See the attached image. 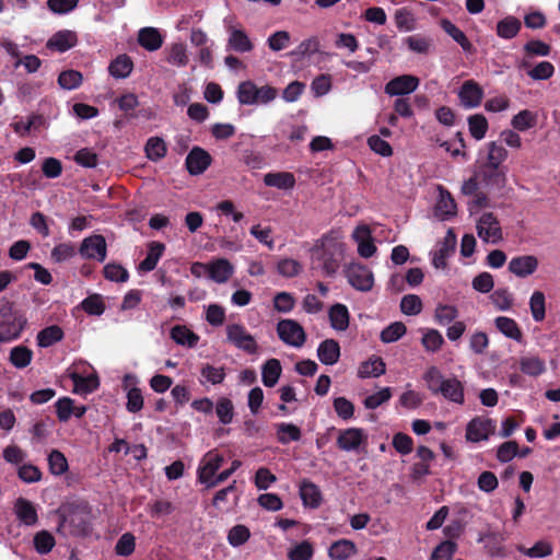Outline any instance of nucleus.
Listing matches in <instances>:
<instances>
[{
    "label": "nucleus",
    "instance_id": "1",
    "mask_svg": "<svg viewBox=\"0 0 560 560\" xmlns=\"http://www.w3.org/2000/svg\"><path fill=\"white\" fill-rule=\"evenodd\" d=\"M346 245L339 233L330 231L318 238L311 248V267L325 277H334L345 260Z\"/></svg>",
    "mask_w": 560,
    "mask_h": 560
},
{
    "label": "nucleus",
    "instance_id": "2",
    "mask_svg": "<svg viewBox=\"0 0 560 560\" xmlns=\"http://www.w3.org/2000/svg\"><path fill=\"white\" fill-rule=\"evenodd\" d=\"M423 380L433 395L440 394L450 401L464 404V385L456 377L445 378L438 368L431 366L424 373Z\"/></svg>",
    "mask_w": 560,
    "mask_h": 560
},
{
    "label": "nucleus",
    "instance_id": "3",
    "mask_svg": "<svg viewBox=\"0 0 560 560\" xmlns=\"http://www.w3.org/2000/svg\"><path fill=\"white\" fill-rule=\"evenodd\" d=\"M90 525L86 515L82 512L71 511L68 514L60 513L57 532L63 536H85Z\"/></svg>",
    "mask_w": 560,
    "mask_h": 560
},
{
    "label": "nucleus",
    "instance_id": "4",
    "mask_svg": "<svg viewBox=\"0 0 560 560\" xmlns=\"http://www.w3.org/2000/svg\"><path fill=\"white\" fill-rule=\"evenodd\" d=\"M477 234L485 243H499L503 238L500 222L492 212H485L477 220Z\"/></svg>",
    "mask_w": 560,
    "mask_h": 560
},
{
    "label": "nucleus",
    "instance_id": "5",
    "mask_svg": "<svg viewBox=\"0 0 560 560\" xmlns=\"http://www.w3.org/2000/svg\"><path fill=\"white\" fill-rule=\"evenodd\" d=\"M279 338L287 345L300 348L306 340L304 328L294 319H281L277 324Z\"/></svg>",
    "mask_w": 560,
    "mask_h": 560
},
{
    "label": "nucleus",
    "instance_id": "6",
    "mask_svg": "<svg viewBox=\"0 0 560 560\" xmlns=\"http://www.w3.org/2000/svg\"><path fill=\"white\" fill-rule=\"evenodd\" d=\"M226 338L228 341L249 354L257 352V342L244 326L238 324H232L226 326Z\"/></svg>",
    "mask_w": 560,
    "mask_h": 560
},
{
    "label": "nucleus",
    "instance_id": "7",
    "mask_svg": "<svg viewBox=\"0 0 560 560\" xmlns=\"http://www.w3.org/2000/svg\"><path fill=\"white\" fill-rule=\"evenodd\" d=\"M345 275L351 287L360 291H370L373 287V275L368 267L351 262L346 266Z\"/></svg>",
    "mask_w": 560,
    "mask_h": 560
},
{
    "label": "nucleus",
    "instance_id": "8",
    "mask_svg": "<svg viewBox=\"0 0 560 560\" xmlns=\"http://www.w3.org/2000/svg\"><path fill=\"white\" fill-rule=\"evenodd\" d=\"M224 459L215 450L209 451L201 459L198 467V480L208 486L217 476L215 472L222 466Z\"/></svg>",
    "mask_w": 560,
    "mask_h": 560
},
{
    "label": "nucleus",
    "instance_id": "9",
    "mask_svg": "<svg viewBox=\"0 0 560 560\" xmlns=\"http://www.w3.org/2000/svg\"><path fill=\"white\" fill-rule=\"evenodd\" d=\"M80 254L88 259H96L101 262L104 261L107 254L105 237L100 234L85 237L81 243Z\"/></svg>",
    "mask_w": 560,
    "mask_h": 560
},
{
    "label": "nucleus",
    "instance_id": "10",
    "mask_svg": "<svg viewBox=\"0 0 560 560\" xmlns=\"http://www.w3.org/2000/svg\"><path fill=\"white\" fill-rule=\"evenodd\" d=\"M420 80L412 74H401L387 82V95L404 97L409 95L419 86Z\"/></svg>",
    "mask_w": 560,
    "mask_h": 560
},
{
    "label": "nucleus",
    "instance_id": "11",
    "mask_svg": "<svg viewBox=\"0 0 560 560\" xmlns=\"http://www.w3.org/2000/svg\"><path fill=\"white\" fill-rule=\"evenodd\" d=\"M211 155L202 148L195 147L186 156L185 165L190 175L202 174L211 164Z\"/></svg>",
    "mask_w": 560,
    "mask_h": 560
},
{
    "label": "nucleus",
    "instance_id": "12",
    "mask_svg": "<svg viewBox=\"0 0 560 560\" xmlns=\"http://www.w3.org/2000/svg\"><path fill=\"white\" fill-rule=\"evenodd\" d=\"M479 176L481 182L491 188L502 189L506 185V167L482 164Z\"/></svg>",
    "mask_w": 560,
    "mask_h": 560
},
{
    "label": "nucleus",
    "instance_id": "13",
    "mask_svg": "<svg viewBox=\"0 0 560 560\" xmlns=\"http://www.w3.org/2000/svg\"><path fill=\"white\" fill-rule=\"evenodd\" d=\"M494 430V423L491 419L475 418L466 428V439L471 442L487 440Z\"/></svg>",
    "mask_w": 560,
    "mask_h": 560
},
{
    "label": "nucleus",
    "instance_id": "14",
    "mask_svg": "<svg viewBox=\"0 0 560 560\" xmlns=\"http://www.w3.org/2000/svg\"><path fill=\"white\" fill-rule=\"evenodd\" d=\"M538 267V259L534 255H523L514 257L509 262V270L520 278L533 275Z\"/></svg>",
    "mask_w": 560,
    "mask_h": 560
},
{
    "label": "nucleus",
    "instance_id": "15",
    "mask_svg": "<svg viewBox=\"0 0 560 560\" xmlns=\"http://www.w3.org/2000/svg\"><path fill=\"white\" fill-rule=\"evenodd\" d=\"M456 246V235L452 230L446 232L443 241L439 244V248L434 252L432 262L438 269L446 267V259L452 255Z\"/></svg>",
    "mask_w": 560,
    "mask_h": 560
},
{
    "label": "nucleus",
    "instance_id": "16",
    "mask_svg": "<svg viewBox=\"0 0 560 560\" xmlns=\"http://www.w3.org/2000/svg\"><path fill=\"white\" fill-rule=\"evenodd\" d=\"M77 43L78 36L75 32L63 30L55 33L47 40L46 48L58 52H65L74 47Z\"/></svg>",
    "mask_w": 560,
    "mask_h": 560
},
{
    "label": "nucleus",
    "instance_id": "17",
    "mask_svg": "<svg viewBox=\"0 0 560 560\" xmlns=\"http://www.w3.org/2000/svg\"><path fill=\"white\" fill-rule=\"evenodd\" d=\"M352 238L358 244V253L363 258L371 257L375 250L373 238L371 236V230L368 225H360L354 229Z\"/></svg>",
    "mask_w": 560,
    "mask_h": 560
},
{
    "label": "nucleus",
    "instance_id": "18",
    "mask_svg": "<svg viewBox=\"0 0 560 560\" xmlns=\"http://www.w3.org/2000/svg\"><path fill=\"white\" fill-rule=\"evenodd\" d=\"M458 96L463 106L474 108L480 105L483 92L475 81L468 80L462 85Z\"/></svg>",
    "mask_w": 560,
    "mask_h": 560
},
{
    "label": "nucleus",
    "instance_id": "19",
    "mask_svg": "<svg viewBox=\"0 0 560 560\" xmlns=\"http://www.w3.org/2000/svg\"><path fill=\"white\" fill-rule=\"evenodd\" d=\"M228 47L236 52H249L253 50L254 45L244 30L230 26Z\"/></svg>",
    "mask_w": 560,
    "mask_h": 560
},
{
    "label": "nucleus",
    "instance_id": "20",
    "mask_svg": "<svg viewBox=\"0 0 560 560\" xmlns=\"http://www.w3.org/2000/svg\"><path fill=\"white\" fill-rule=\"evenodd\" d=\"M363 441V431L357 428L341 430L337 439V445L340 450L350 452L359 448Z\"/></svg>",
    "mask_w": 560,
    "mask_h": 560
},
{
    "label": "nucleus",
    "instance_id": "21",
    "mask_svg": "<svg viewBox=\"0 0 560 560\" xmlns=\"http://www.w3.org/2000/svg\"><path fill=\"white\" fill-rule=\"evenodd\" d=\"M26 325V318H13V320H0V341L9 342L20 337Z\"/></svg>",
    "mask_w": 560,
    "mask_h": 560
},
{
    "label": "nucleus",
    "instance_id": "22",
    "mask_svg": "<svg viewBox=\"0 0 560 560\" xmlns=\"http://www.w3.org/2000/svg\"><path fill=\"white\" fill-rule=\"evenodd\" d=\"M208 275L217 283H224L233 275V266L228 259H217L208 265Z\"/></svg>",
    "mask_w": 560,
    "mask_h": 560
},
{
    "label": "nucleus",
    "instance_id": "23",
    "mask_svg": "<svg viewBox=\"0 0 560 560\" xmlns=\"http://www.w3.org/2000/svg\"><path fill=\"white\" fill-rule=\"evenodd\" d=\"M138 43L148 51H155L163 45V37L158 28L143 27L138 33Z\"/></svg>",
    "mask_w": 560,
    "mask_h": 560
},
{
    "label": "nucleus",
    "instance_id": "24",
    "mask_svg": "<svg viewBox=\"0 0 560 560\" xmlns=\"http://www.w3.org/2000/svg\"><path fill=\"white\" fill-rule=\"evenodd\" d=\"M317 357L323 364L332 365L340 357V347L335 339L322 341L317 349Z\"/></svg>",
    "mask_w": 560,
    "mask_h": 560
},
{
    "label": "nucleus",
    "instance_id": "25",
    "mask_svg": "<svg viewBox=\"0 0 560 560\" xmlns=\"http://www.w3.org/2000/svg\"><path fill=\"white\" fill-rule=\"evenodd\" d=\"M16 517L25 525H35L38 521L37 512L33 503L24 498H19L14 504Z\"/></svg>",
    "mask_w": 560,
    "mask_h": 560
},
{
    "label": "nucleus",
    "instance_id": "26",
    "mask_svg": "<svg viewBox=\"0 0 560 560\" xmlns=\"http://www.w3.org/2000/svg\"><path fill=\"white\" fill-rule=\"evenodd\" d=\"M440 195L435 206L436 214L442 219L446 220L454 217L457 211L456 202L451 194L443 187H439Z\"/></svg>",
    "mask_w": 560,
    "mask_h": 560
},
{
    "label": "nucleus",
    "instance_id": "27",
    "mask_svg": "<svg viewBox=\"0 0 560 560\" xmlns=\"http://www.w3.org/2000/svg\"><path fill=\"white\" fill-rule=\"evenodd\" d=\"M355 544L349 539H339L331 544L328 556L334 560H348L357 553Z\"/></svg>",
    "mask_w": 560,
    "mask_h": 560
},
{
    "label": "nucleus",
    "instance_id": "28",
    "mask_svg": "<svg viewBox=\"0 0 560 560\" xmlns=\"http://www.w3.org/2000/svg\"><path fill=\"white\" fill-rule=\"evenodd\" d=\"M300 495L304 505L316 509L322 503L319 488L310 480H303L300 485Z\"/></svg>",
    "mask_w": 560,
    "mask_h": 560
},
{
    "label": "nucleus",
    "instance_id": "29",
    "mask_svg": "<svg viewBox=\"0 0 560 560\" xmlns=\"http://www.w3.org/2000/svg\"><path fill=\"white\" fill-rule=\"evenodd\" d=\"M494 324L497 329L506 338L515 340L516 342L523 341V332L513 318L499 316L495 318Z\"/></svg>",
    "mask_w": 560,
    "mask_h": 560
},
{
    "label": "nucleus",
    "instance_id": "30",
    "mask_svg": "<svg viewBox=\"0 0 560 560\" xmlns=\"http://www.w3.org/2000/svg\"><path fill=\"white\" fill-rule=\"evenodd\" d=\"M328 316L334 329L343 331L349 327V311L346 305L334 304L328 312Z\"/></svg>",
    "mask_w": 560,
    "mask_h": 560
},
{
    "label": "nucleus",
    "instance_id": "31",
    "mask_svg": "<svg viewBox=\"0 0 560 560\" xmlns=\"http://www.w3.org/2000/svg\"><path fill=\"white\" fill-rule=\"evenodd\" d=\"M164 249L165 245L163 243L151 242L147 257L139 264V270L149 272L155 269Z\"/></svg>",
    "mask_w": 560,
    "mask_h": 560
},
{
    "label": "nucleus",
    "instance_id": "32",
    "mask_svg": "<svg viewBox=\"0 0 560 560\" xmlns=\"http://www.w3.org/2000/svg\"><path fill=\"white\" fill-rule=\"evenodd\" d=\"M282 368L278 359H269L261 369V380L265 386L273 387L281 375Z\"/></svg>",
    "mask_w": 560,
    "mask_h": 560
},
{
    "label": "nucleus",
    "instance_id": "33",
    "mask_svg": "<svg viewBox=\"0 0 560 560\" xmlns=\"http://www.w3.org/2000/svg\"><path fill=\"white\" fill-rule=\"evenodd\" d=\"M171 338L180 346L194 348L199 341V336L186 326L176 325L171 329Z\"/></svg>",
    "mask_w": 560,
    "mask_h": 560
},
{
    "label": "nucleus",
    "instance_id": "34",
    "mask_svg": "<svg viewBox=\"0 0 560 560\" xmlns=\"http://www.w3.org/2000/svg\"><path fill=\"white\" fill-rule=\"evenodd\" d=\"M264 183L269 187L290 189L294 187L295 178L292 173L288 172L267 173L264 177Z\"/></svg>",
    "mask_w": 560,
    "mask_h": 560
},
{
    "label": "nucleus",
    "instance_id": "35",
    "mask_svg": "<svg viewBox=\"0 0 560 560\" xmlns=\"http://www.w3.org/2000/svg\"><path fill=\"white\" fill-rule=\"evenodd\" d=\"M538 122V115L529 109H523L513 116L511 126L517 131H526L534 128Z\"/></svg>",
    "mask_w": 560,
    "mask_h": 560
},
{
    "label": "nucleus",
    "instance_id": "36",
    "mask_svg": "<svg viewBox=\"0 0 560 560\" xmlns=\"http://www.w3.org/2000/svg\"><path fill=\"white\" fill-rule=\"evenodd\" d=\"M277 440L280 444L285 445L290 442H296L301 440V429L293 423L281 422L276 425Z\"/></svg>",
    "mask_w": 560,
    "mask_h": 560
},
{
    "label": "nucleus",
    "instance_id": "37",
    "mask_svg": "<svg viewBox=\"0 0 560 560\" xmlns=\"http://www.w3.org/2000/svg\"><path fill=\"white\" fill-rule=\"evenodd\" d=\"M133 68L132 60L127 55H119L116 59H114L108 67V71L110 75L117 79L127 78Z\"/></svg>",
    "mask_w": 560,
    "mask_h": 560
},
{
    "label": "nucleus",
    "instance_id": "38",
    "mask_svg": "<svg viewBox=\"0 0 560 560\" xmlns=\"http://www.w3.org/2000/svg\"><path fill=\"white\" fill-rule=\"evenodd\" d=\"M70 378L74 384V393L78 394H90L100 386V381L96 375L82 376L78 373H72Z\"/></svg>",
    "mask_w": 560,
    "mask_h": 560
},
{
    "label": "nucleus",
    "instance_id": "39",
    "mask_svg": "<svg viewBox=\"0 0 560 560\" xmlns=\"http://www.w3.org/2000/svg\"><path fill=\"white\" fill-rule=\"evenodd\" d=\"M522 27L521 21L515 16H506L497 24V34L504 39L515 37Z\"/></svg>",
    "mask_w": 560,
    "mask_h": 560
},
{
    "label": "nucleus",
    "instance_id": "40",
    "mask_svg": "<svg viewBox=\"0 0 560 560\" xmlns=\"http://www.w3.org/2000/svg\"><path fill=\"white\" fill-rule=\"evenodd\" d=\"M63 338L62 329L57 325H51L42 329L36 337L37 345L42 348H48Z\"/></svg>",
    "mask_w": 560,
    "mask_h": 560
},
{
    "label": "nucleus",
    "instance_id": "41",
    "mask_svg": "<svg viewBox=\"0 0 560 560\" xmlns=\"http://www.w3.org/2000/svg\"><path fill=\"white\" fill-rule=\"evenodd\" d=\"M404 43L411 51L420 55H428L433 46L432 38L420 34L406 37Z\"/></svg>",
    "mask_w": 560,
    "mask_h": 560
},
{
    "label": "nucleus",
    "instance_id": "42",
    "mask_svg": "<svg viewBox=\"0 0 560 560\" xmlns=\"http://www.w3.org/2000/svg\"><path fill=\"white\" fill-rule=\"evenodd\" d=\"M33 351L25 346L13 347L10 351L9 361L16 369H24L32 362Z\"/></svg>",
    "mask_w": 560,
    "mask_h": 560
},
{
    "label": "nucleus",
    "instance_id": "43",
    "mask_svg": "<svg viewBox=\"0 0 560 560\" xmlns=\"http://www.w3.org/2000/svg\"><path fill=\"white\" fill-rule=\"evenodd\" d=\"M385 372V363L381 358H370L361 363L358 375L361 378L376 377Z\"/></svg>",
    "mask_w": 560,
    "mask_h": 560
},
{
    "label": "nucleus",
    "instance_id": "44",
    "mask_svg": "<svg viewBox=\"0 0 560 560\" xmlns=\"http://www.w3.org/2000/svg\"><path fill=\"white\" fill-rule=\"evenodd\" d=\"M441 26L445 33H447L458 45H460L464 51H471V43L468 40L465 33L460 31L455 24L448 20H442Z\"/></svg>",
    "mask_w": 560,
    "mask_h": 560
},
{
    "label": "nucleus",
    "instance_id": "45",
    "mask_svg": "<svg viewBox=\"0 0 560 560\" xmlns=\"http://www.w3.org/2000/svg\"><path fill=\"white\" fill-rule=\"evenodd\" d=\"M488 154L483 164L502 166V163L508 159V150L497 141H491L487 144Z\"/></svg>",
    "mask_w": 560,
    "mask_h": 560
},
{
    "label": "nucleus",
    "instance_id": "46",
    "mask_svg": "<svg viewBox=\"0 0 560 560\" xmlns=\"http://www.w3.org/2000/svg\"><path fill=\"white\" fill-rule=\"evenodd\" d=\"M166 144L162 138L152 137L147 141L145 154L151 161H159L166 154Z\"/></svg>",
    "mask_w": 560,
    "mask_h": 560
},
{
    "label": "nucleus",
    "instance_id": "47",
    "mask_svg": "<svg viewBox=\"0 0 560 560\" xmlns=\"http://www.w3.org/2000/svg\"><path fill=\"white\" fill-rule=\"evenodd\" d=\"M257 85L252 81H244L238 84L237 100L242 105L256 104Z\"/></svg>",
    "mask_w": 560,
    "mask_h": 560
},
{
    "label": "nucleus",
    "instance_id": "48",
    "mask_svg": "<svg viewBox=\"0 0 560 560\" xmlns=\"http://www.w3.org/2000/svg\"><path fill=\"white\" fill-rule=\"evenodd\" d=\"M518 551L529 558H544L552 555V545L547 540H538L533 547L525 548L520 546Z\"/></svg>",
    "mask_w": 560,
    "mask_h": 560
},
{
    "label": "nucleus",
    "instance_id": "49",
    "mask_svg": "<svg viewBox=\"0 0 560 560\" xmlns=\"http://www.w3.org/2000/svg\"><path fill=\"white\" fill-rule=\"evenodd\" d=\"M469 132L476 140H481L486 137L488 130V121L481 114L471 115L468 118Z\"/></svg>",
    "mask_w": 560,
    "mask_h": 560
},
{
    "label": "nucleus",
    "instance_id": "50",
    "mask_svg": "<svg viewBox=\"0 0 560 560\" xmlns=\"http://www.w3.org/2000/svg\"><path fill=\"white\" fill-rule=\"evenodd\" d=\"M48 466L52 475L60 476L68 470V460L58 450H52L48 455Z\"/></svg>",
    "mask_w": 560,
    "mask_h": 560
},
{
    "label": "nucleus",
    "instance_id": "51",
    "mask_svg": "<svg viewBox=\"0 0 560 560\" xmlns=\"http://www.w3.org/2000/svg\"><path fill=\"white\" fill-rule=\"evenodd\" d=\"M302 265L293 258L280 259L277 264V271L284 278H293L302 272Z\"/></svg>",
    "mask_w": 560,
    "mask_h": 560
},
{
    "label": "nucleus",
    "instance_id": "52",
    "mask_svg": "<svg viewBox=\"0 0 560 560\" xmlns=\"http://www.w3.org/2000/svg\"><path fill=\"white\" fill-rule=\"evenodd\" d=\"M167 62L176 67H185L189 59L186 52V45L183 43H175L171 46L167 56Z\"/></svg>",
    "mask_w": 560,
    "mask_h": 560
},
{
    "label": "nucleus",
    "instance_id": "53",
    "mask_svg": "<svg viewBox=\"0 0 560 560\" xmlns=\"http://www.w3.org/2000/svg\"><path fill=\"white\" fill-rule=\"evenodd\" d=\"M545 294L541 291H535L529 300V308L535 322H541L546 315Z\"/></svg>",
    "mask_w": 560,
    "mask_h": 560
},
{
    "label": "nucleus",
    "instance_id": "54",
    "mask_svg": "<svg viewBox=\"0 0 560 560\" xmlns=\"http://www.w3.org/2000/svg\"><path fill=\"white\" fill-rule=\"evenodd\" d=\"M103 273L105 279L114 282H126L129 279V272L119 264L109 262L104 266Z\"/></svg>",
    "mask_w": 560,
    "mask_h": 560
},
{
    "label": "nucleus",
    "instance_id": "55",
    "mask_svg": "<svg viewBox=\"0 0 560 560\" xmlns=\"http://www.w3.org/2000/svg\"><path fill=\"white\" fill-rule=\"evenodd\" d=\"M55 544L54 536L47 530H40L34 536L35 550L40 555L50 552Z\"/></svg>",
    "mask_w": 560,
    "mask_h": 560
},
{
    "label": "nucleus",
    "instance_id": "56",
    "mask_svg": "<svg viewBox=\"0 0 560 560\" xmlns=\"http://www.w3.org/2000/svg\"><path fill=\"white\" fill-rule=\"evenodd\" d=\"M82 73L77 70L62 71L58 77V84L65 90H73L81 85Z\"/></svg>",
    "mask_w": 560,
    "mask_h": 560
},
{
    "label": "nucleus",
    "instance_id": "57",
    "mask_svg": "<svg viewBox=\"0 0 560 560\" xmlns=\"http://www.w3.org/2000/svg\"><path fill=\"white\" fill-rule=\"evenodd\" d=\"M457 550V545L451 540L439 544L431 553L430 560H452Z\"/></svg>",
    "mask_w": 560,
    "mask_h": 560
},
{
    "label": "nucleus",
    "instance_id": "58",
    "mask_svg": "<svg viewBox=\"0 0 560 560\" xmlns=\"http://www.w3.org/2000/svg\"><path fill=\"white\" fill-rule=\"evenodd\" d=\"M81 308L89 315L100 316L105 311V304L100 294H93L81 302Z\"/></svg>",
    "mask_w": 560,
    "mask_h": 560
},
{
    "label": "nucleus",
    "instance_id": "59",
    "mask_svg": "<svg viewBox=\"0 0 560 560\" xmlns=\"http://www.w3.org/2000/svg\"><path fill=\"white\" fill-rule=\"evenodd\" d=\"M553 73L555 67L549 61H540L534 68L527 70V75L535 81L548 80Z\"/></svg>",
    "mask_w": 560,
    "mask_h": 560
},
{
    "label": "nucleus",
    "instance_id": "60",
    "mask_svg": "<svg viewBox=\"0 0 560 560\" xmlns=\"http://www.w3.org/2000/svg\"><path fill=\"white\" fill-rule=\"evenodd\" d=\"M521 371L530 376L540 375L545 371V364L535 357L522 358L520 361Z\"/></svg>",
    "mask_w": 560,
    "mask_h": 560
},
{
    "label": "nucleus",
    "instance_id": "61",
    "mask_svg": "<svg viewBox=\"0 0 560 560\" xmlns=\"http://www.w3.org/2000/svg\"><path fill=\"white\" fill-rule=\"evenodd\" d=\"M217 416L222 424H229L233 420L234 407L229 398H220L215 406Z\"/></svg>",
    "mask_w": 560,
    "mask_h": 560
},
{
    "label": "nucleus",
    "instance_id": "62",
    "mask_svg": "<svg viewBox=\"0 0 560 560\" xmlns=\"http://www.w3.org/2000/svg\"><path fill=\"white\" fill-rule=\"evenodd\" d=\"M400 310L406 315H418L422 311V301L416 294H407L400 301Z\"/></svg>",
    "mask_w": 560,
    "mask_h": 560
},
{
    "label": "nucleus",
    "instance_id": "63",
    "mask_svg": "<svg viewBox=\"0 0 560 560\" xmlns=\"http://www.w3.org/2000/svg\"><path fill=\"white\" fill-rule=\"evenodd\" d=\"M295 306V299L289 292H279L273 298V307L279 313H289Z\"/></svg>",
    "mask_w": 560,
    "mask_h": 560
},
{
    "label": "nucleus",
    "instance_id": "64",
    "mask_svg": "<svg viewBox=\"0 0 560 560\" xmlns=\"http://www.w3.org/2000/svg\"><path fill=\"white\" fill-rule=\"evenodd\" d=\"M493 305L499 311H508L513 304V295L508 289H498L490 296Z\"/></svg>",
    "mask_w": 560,
    "mask_h": 560
}]
</instances>
